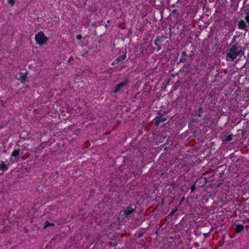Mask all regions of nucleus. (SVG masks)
<instances>
[{"label":"nucleus","mask_w":249,"mask_h":249,"mask_svg":"<svg viewBox=\"0 0 249 249\" xmlns=\"http://www.w3.org/2000/svg\"><path fill=\"white\" fill-rule=\"evenodd\" d=\"M243 53L242 47L239 44H230L226 53V59L229 61H232Z\"/></svg>","instance_id":"f257e3e1"},{"label":"nucleus","mask_w":249,"mask_h":249,"mask_svg":"<svg viewBox=\"0 0 249 249\" xmlns=\"http://www.w3.org/2000/svg\"><path fill=\"white\" fill-rule=\"evenodd\" d=\"M48 40V37L45 36L43 32L39 31L35 36L36 43L40 46L45 44Z\"/></svg>","instance_id":"f03ea898"},{"label":"nucleus","mask_w":249,"mask_h":249,"mask_svg":"<svg viewBox=\"0 0 249 249\" xmlns=\"http://www.w3.org/2000/svg\"><path fill=\"white\" fill-rule=\"evenodd\" d=\"M136 208V205L134 203L130 204L125 210L121 211V213H123L122 215L127 217L128 215L134 213Z\"/></svg>","instance_id":"7ed1b4c3"},{"label":"nucleus","mask_w":249,"mask_h":249,"mask_svg":"<svg viewBox=\"0 0 249 249\" xmlns=\"http://www.w3.org/2000/svg\"><path fill=\"white\" fill-rule=\"evenodd\" d=\"M123 54L119 55L115 58L112 63V65L118 64L120 62L124 61L126 58V50L125 49H123Z\"/></svg>","instance_id":"20e7f679"},{"label":"nucleus","mask_w":249,"mask_h":249,"mask_svg":"<svg viewBox=\"0 0 249 249\" xmlns=\"http://www.w3.org/2000/svg\"><path fill=\"white\" fill-rule=\"evenodd\" d=\"M28 71L26 70H20L18 72L19 77L17 79L21 83H24L27 78Z\"/></svg>","instance_id":"39448f33"},{"label":"nucleus","mask_w":249,"mask_h":249,"mask_svg":"<svg viewBox=\"0 0 249 249\" xmlns=\"http://www.w3.org/2000/svg\"><path fill=\"white\" fill-rule=\"evenodd\" d=\"M128 79L126 78L123 82L117 84L116 85L114 89L113 90V93L114 94H116L122 88L127 85L128 83Z\"/></svg>","instance_id":"423d86ee"},{"label":"nucleus","mask_w":249,"mask_h":249,"mask_svg":"<svg viewBox=\"0 0 249 249\" xmlns=\"http://www.w3.org/2000/svg\"><path fill=\"white\" fill-rule=\"evenodd\" d=\"M167 120V117H160V118L155 117L153 119V122L155 126H159L161 123L165 122Z\"/></svg>","instance_id":"0eeeda50"},{"label":"nucleus","mask_w":249,"mask_h":249,"mask_svg":"<svg viewBox=\"0 0 249 249\" xmlns=\"http://www.w3.org/2000/svg\"><path fill=\"white\" fill-rule=\"evenodd\" d=\"M237 27L239 30H242L245 32H247L248 30V26L245 21L242 19H240L238 21Z\"/></svg>","instance_id":"6e6552de"},{"label":"nucleus","mask_w":249,"mask_h":249,"mask_svg":"<svg viewBox=\"0 0 249 249\" xmlns=\"http://www.w3.org/2000/svg\"><path fill=\"white\" fill-rule=\"evenodd\" d=\"M187 56V54L186 51H183L181 53L180 56L179 57L178 62L179 63H184L186 60V58Z\"/></svg>","instance_id":"1a4fd4ad"},{"label":"nucleus","mask_w":249,"mask_h":249,"mask_svg":"<svg viewBox=\"0 0 249 249\" xmlns=\"http://www.w3.org/2000/svg\"><path fill=\"white\" fill-rule=\"evenodd\" d=\"M9 164H6L4 161H1L0 162V170L2 172L7 171L8 169Z\"/></svg>","instance_id":"9d476101"},{"label":"nucleus","mask_w":249,"mask_h":249,"mask_svg":"<svg viewBox=\"0 0 249 249\" xmlns=\"http://www.w3.org/2000/svg\"><path fill=\"white\" fill-rule=\"evenodd\" d=\"M160 39L156 38L154 40V44L157 47L156 49L157 52L160 51L161 49L160 45Z\"/></svg>","instance_id":"9b49d317"},{"label":"nucleus","mask_w":249,"mask_h":249,"mask_svg":"<svg viewBox=\"0 0 249 249\" xmlns=\"http://www.w3.org/2000/svg\"><path fill=\"white\" fill-rule=\"evenodd\" d=\"M244 229V226L240 224H238L236 225L235 231L236 233H239L242 231Z\"/></svg>","instance_id":"f8f14e48"},{"label":"nucleus","mask_w":249,"mask_h":249,"mask_svg":"<svg viewBox=\"0 0 249 249\" xmlns=\"http://www.w3.org/2000/svg\"><path fill=\"white\" fill-rule=\"evenodd\" d=\"M19 149L14 150L12 153L11 156L15 157V159H17V158H18L19 156Z\"/></svg>","instance_id":"ddd939ff"},{"label":"nucleus","mask_w":249,"mask_h":249,"mask_svg":"<svg viewBox=\"0 0 249 249\" xmlns=\"http://www.w3.org/2000/svg\"><path fill=\"white\" fill-rule=\"evenodd\" d=\"M54 226V224H53V223H51L49 221L47 220L45 222L43 229H45L47 228H48L49 226Z\"/></svg>","instance_id":"4468645a"},{"label":"nucleus","mask_w":249,"mask_h":249,"mask_svg":"<svg viewBox=\"0 0 249 249\" xmlns=\"http://www.w3.org/2000/svg\"><path fill=\"white\" fill-rule=\"evenodd\" d=\"M246 16L245 17V19L246 22L249 24V9H248L246 10Z\"/></svg>","instance_id":"2eb2a0df"},{"label":"nucleus","mask_w":249,"mask_h":249,"mask_svg":"<svg viewBox=\"0 0 249 249\" xmlns=\"http://www.w3.org/2000/svg\"><path fill=\"white\" fill-rule=\"evenodd\" d=\"M178 210V208L176 207V208L175 210H172L169 213L168 216H172Z\"/></svg>","instance_id":"dca6fc26"},{"label":"nucleus","mask_w":249,"mask_h":249,"mask_svg":"<svg viewBox=\"0 0 249 249\" xmlns=\"http://www.w3.org/2000/svg\"><path fill=\"white\" fill-rule=\"evenodd\" d=\"M166 114L164 112L163 113L161 111V110L158 111L157 112V116L156 117L160 118V117L163 116L164 114Z\"/></svg>","instance_id":"f3484780"},{"label":"nucleus","mask_w":249,"mask_h":249,"mask_svg":"<svg viewBox=\"0 0 249 249\" xmlns=\"http://www.w3.org/2000/svg\"><path fill=\"white\" fill-rule=\"evenodd\" d=\"M236 36H234L232 38V40H231V42L230 43V44H232V43L233 44H239L238 43L236 42L235 41L236 40Z\"/></svg>","instance_id":"a211bd4d"},{"label":"nucleus","mask_w":249,"mask_h":249,"mask_svg":"<svg viewBox=\"0 0 249 249\" xmlns=\"http://www.w3.org/2000/svg\"><path fill=\"white\" fill-rule=\"evenodd\" d=\"M8 3L11 5L13 6L15 3V0H8Z\"/></svg>","instance_id":"6ab92c4d"},{"label":"nucleus","mask_w":249,"mask_h":249,"mask_svg":"<svg viewBox=\"0 0 249 249\" xmlns=\"http://www.w3.org/2000/svg\"><path fill=\"white\" fill-rule=\"evenodd\" d=\"M172 14L174 15L175 14H177V15H178L179 14V13L178 12V10L177 9H175L174 10H172Z\"/></svg>","instance_id":"aec40b11"},{"label":"nucleus","mask_w":249,"mask_h":249,"mask_svg":"<svg viewBox=\"0 0 249 249\" xmlns=\"http://www.w3.org/2000/svg\"><path fill=\"white\" fill-rule=\"evenodd\" d=\"M196 188V186H195V184H193L191 186V188H190V190H191V192L192 193L194 191L195 189Z\"/></svg>","instance_id":"412c9836"},{"label":"nucleus","mask_w":249,"mask_h":249,"mask_svg":"<svg viewBox=\"0 0 249 249\" xmlns=\"http://www.w3.org/2000/svg\"><path fill=\"white\" fill-rule=\"evenodd\" d=\"M231 139H232L231 136L228 135V136L226 137V140L227 141H230L231 140Z\"/></svg>","instance_id":"4be33fe9"},{"label":"nucleus","mask_w":249,"mask_h":249,"mask_svg":"<svg viewBox=\"0 0 249 249\" xmlns=\"http://www.w3.org/2000/svg\"><path fill=\"white\" fill-rule=\"evenodd\" d=\"M76 38L77 40H81L82 38V36L81 35H79L76 36Z\"/></svg>","instance_id":"5701e85b"},{"label":"nucleus","mask_w":249,"mask_h":249,"mask_svg":"<svg viewBox=\"0 0 249 249\" xmlns=\"http://www.w3.org/2000/svg\"><path fill=\"white\" fill-rule=\"evenodd\" d=\"M197 115L199 117H202V112H198V113H197Z\"/></svg>","instance_id":"b1692460"},{"label":"nucleus","mask_w":249,"mask_h":249,"mask_svg":"<svg viewBox=\"0 0 249 249\" xmlns=\"http://www.w3.org/2000/svg\"><path fill=\"white\" fill-rule=\"evenodd\" d=\"M143 233L140 232V233H139L138 237H142V236H143Z\"/></svg>","instance_id":"393cba45"},{"label":"nucleus","mask_w":249,"mask_h":249,"mask_svg":"<svg viewBox=\"0 0 249 249\" xmlns=\"http://www.w3.org/2000/svg\"><path fill=\"white\" fill-rule=\"evenodd\" d=\"M198 112H200L202 113V108L201 107H199Z\"/></svg>","instance_id":"a878e982"},{"label":"nucleus","mask_w":249,"mask_h":249,"mask_svg":"<svg viewBox=\"0 0 249 249\" xmlns=\"http://www.w3.org/2000/svg\"><path fill=\"white\" fill-rule=\"evenodd\" d=\"M243 213H248V212L247 210H245L244 211Z\"/></svg>","instance_id":"bb28decb"},{"label":"nucleus","mask_w":249,"mask_h":249,"mask_svg":"<svg viewBox=\"0 0 249 249\" xmlns=\"http://www.w3.org/2000/svg\"><path fill=\"white\" fill-rule=\"evenodd\" d=\"M196 245H195V247H198V244H197V243H196Z\"/></svg>","instance_id":"cd10ccee"},{"label":"nucleus","mask_w":249,"mask_h":249,"mask_svg":"<svg viewBox=\"0 0 249 249\" xmlns=\"http://www.w3.org/2000/svg\"><path fill=\"white\" fill-rule=\"evenodd\" d=\"M110 22V21L109 20H108L107 22V23H109Z\"/></svg>","instance_id":"c85d7f7f"},{"label":"nucleus","mask_w":249,"mask_h":249,"mask_svg":"<svg viewBox=\"0 0 249 249\" xmlns=\"http://www.w3.org/2000/svg\"><path fill=\"white\" fill-rule=\"evenodd\" d=\"M105 27H106V28H108L107 25L106 24L105 25Z\"/></svg>","instance_id":"c756f323"}]
</instances>
